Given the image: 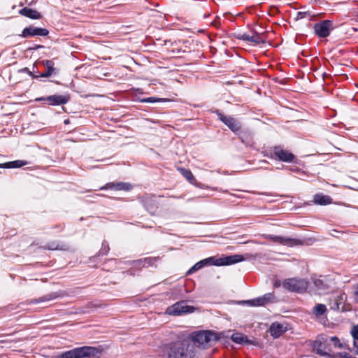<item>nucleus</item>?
<instances>
[{
    "instance_id": "31",
    "label": "nucleus",
    "mask_w": 358,
    "mask_h": 358,
    "mask_svg": "<svg viewBox=\"0 0 358 358\" xmlns=\"http://www.w3.org/2000/svg\"><path fill=\"white\" fill-rule=\"evenodd\" d=\"M331 341L336 348H343V344L341 343L340 340L336 336L331 337Z\"/></svg>"
},
{
    "instance_id": "34",
    "label": "nucleus",
    "mask_w": 358,
    "mask_h": 358,
    "mask_svg": "<svg viewBox=\"0 0 358 358\" xmlns=\"http://www.w3.org/2000/svg\"><path fill=\"white\" fill-rule=\"evenodd\" d=\"M47 248L49 250H57L59 248L58 245H56L55 243H50Z\"/></svg>"
},
{
    "instance_id": "36",
    "label": "nucleus",
    "mask_w": 358,
    "mask_h": 358,
    "mask_svg": "<svg viewBox=\"0 0 358 358\" xmlns=\"http://www.w3.org/2000/svg\"><path fill=\"white\" fill-rule=\"evenodd\" d=\"M281 285V282L280 280H276L275 282H274V287H279Z\"/></svg>"
},
{
    "instance_id": "5",
    "label": "nucleus",
    "mask_w": 358,
    "mask_h": 358,
    "mask_svg": "<svg viewBox=\"0 0 358 358\" xmlns=\"http://www.w3.org/2000/svg\"><path fill=\"white\" fill-rule=\"evenodd\" d=\"M308 286V282L301 278H288L282 282V287L292 292L302 293L307 289Z\"/></svg>"
},
{
    "instance_id": "26",
    "label": "nucleus",
    "mask_w": 358,
    "mask_h": 358,
    "mask_svg": "<svg viewBox=\"0 0 358 358\" xmlns=\"http://www.w3.org/2000/svg\"><path fill=\"white\" fill-rule=\"evenodd\" d=\"M314 285L318 290H326L329 288V285L325 278H316L313 281Z\"/></svg>"
},
{
    "instance_id": "33",
    "label": "nucleus",
    "mask_w": 358,
    "mask_h": 358,
    "mask_svg": "<svg viewBox=\"0 0 358 358\" xmlns=\"http://www.w3.org/2000/svg\"><path fill=\"white\" fill-rule=\"evenodd\" d=\"M352 336L355 340H358V326L353 329Z\"/></svg>"
},
{
    "instance_id": "13",
    "label": "nucleus",
    "mask_w": 358,
    "mask_h": 358,
    "mask_svg": "<svg viewBox=\"0 0 358 358\" xmlns=\"http://www.w3.org/2000/svg\"><path fill=\"white\" fill-rule=\"evenodd\" d=\"M41 64L45 67V71L39 75H37V79L39 78H49L55 76L59 73V69L55 67V63L52 60H43Z\"/></svg>"
},
{
    "instance_id": "23",
    "label": "nucleus",
    "mask_w": 358,
    "mask_h": 358,
    "mask_svg": "<svg viewBox=\"0 0 358 358\" xmlns=\"http://www.w3.org/2000/svg\"><path fill=\"white\" fill-rule=\"evenodd\" d=\"M284 331V327L281 324L273 323L270 327L271 335L274 338H278Z\"/></svg>"
},
{
    "instance_id": "2",
    "label": "nucleus",
    "mask_w": 358,
    "mask_h": 358,
    "mask_svg": "<svg viewBox=\"0 0 358 358\" xmlns=\"http://www.w3.org/2000/svg\"><path fill=\"white\" fill-rule=\"evenodd\" d=\"M222 333H218L213 330H199L190 334V345L194 347L195 351L199 355V350H207L213 347L220 340Z\"/></svg>"
},
{
    "instance_id": "37",
    "label": "nucleus",
    "mask_w": 358,
    "mask_h": 358,
    "mask_svg": "<svg viewBox=\"0 0 358 358\" xmlns=\"http://www.w3.org/2000/svg\"><path fill=\"white\" fill-rule=\"evenodd\" d=\"M145 261V259L144 260V262ZM143 261L140 259V260H138L136 264H138V265H141L143 264Z\"/></svg>"
},
{
    "instance_id": "25",
    "label": "nucleus",
    "mask_w": 358,
    "mask_h": 358,
    "mask_svg": "<svg viewBox=\"0 0 358 358\" xmlns=\"http://www.w3.org/2000/svg\"><path fill=\"white\" fill-rule=\"evenodd\" d=\"M178 170L180 171L181 175L187 179V180L189 183L192 185H196V179L189 169H187L185 168H178Z\"/></svg>"
},
{
    "instance_id": "22",
    "label": "nucleus",
    "mask_w": 358,
    "mask_h": 358,
    "mask_svg": "<svg viewBox=\"0 0 358 358\" xmlns=\"http://www.w3.org/2000/svg\"><path fill=\"white\" fill-rule=\"evenodd\" d=\"M313 202L317 205L325 206L332 203V199L328 195L316 194L313 197Z\"/></svg>"
},
{
    "instance_id": "40",
    "label": "nucleus",
    "mask_w": 358,
    "mask_h": 358,
    "mask_svg": "<svg viewBox=\"0 0 358 358\" xmlns=\"http://www.w3.org/2000/svg\"><path fill=\"white\" fill-rule=\"evenodd\" d=\"M36 0H32L31 2L28 3V5L29 6H31L33 5L35 2H36Z\"/></svg>"
},
{
    "instance_id": "10",
    "label": "nucleus",
    "mask_w": 358,
    "mask_h": 358,
    "mask_svg": "<svg viewBox=\"0 0 358 358\" xmlns=\"http://www.w3.org/2000/svg\"><path fill=\"white\" fill-rule=\"evenodd\" d=\"M70 100V95L69 94H65L63 95L60 94H54L51 96H48L47 97H40L36 99V101H46L48 102V104L51 106H59L67 103Z\"/></svg>"
},
{
    "instance_id": "7",
    "label": "nucleus",
    "mask_w": 358,
    "mask_h": 358,
    "mask_svg": "<svg viewBox=\"0 0 358 358\" xmlns=\"http://www.w3.org/2000/svg\"><path fill=\"white\" fill-rule=\"evenodd\" d=\"M213 113L234 134H236L240 131L241 123L238 120L231 116L224 115L220 110H215Z\"/></svg>"
},
{
    "instance_id": "11",
    "label": "nucleus",
    "mask_w": 358,
    "mask_h": 358,
    "mask_svg": "<svg viewBox=\"0 0 358 358\" xmlns=\"http://www.w3.org/2000/svg\"><path fill=\"white\" fill-rule=\"evenodd\" d=\"M49 34V31L45 28L35 27L34 26H29L25 27L20 36L22 38L33 37V36H46Z\"/></svg>"
},
{
    "instance_id": "30",
    "label": "nucleus",
    "mask_w": 358,
    "mask_h": 358,
    "mask_svg": "<svg viewBox=\"0 0 358 358\" xmlns=\"http://www.w3.org/2000/svg\"><path fill=\"white\" fill-rule=\"evenodd\" d=\"M110 250L109 245L106 241H103L102 243L101 248L99 252L100 255H106Z\"/></svg>"
},
{
    "instance_id": "41",
    "label": "nucleus",
    "mask_w": 358,
    "mask_h": 358,
    "mask_svg": "<svg viewBox=\"0 0 358 358\" xmlns=\"http://www.w3.org/2000/svg\"><path fill=\"white\" fill-rule=\"evenodd\" d=\"M352 29L355 31V32H357L358 31V29L356 28V27H352Z\"/></svg>"
},
{
    "instance_id": "12",
    "label": "nucleus",
    "mask_w": 358,
    "mask_h": 358,
    "mask_svg": "<svg viewBox=\"0 0 358 358\" xmlns=\"http://www.w3.org/2000/svg\"><path fill=\"white\" fill-rule=\"evenodd\" d=\"M244 260V257L241 255H234L230 256H224L220 258H215L214 266H228L236 264Z\"/></svg>"
},
{
    "instance_id": "16",
    "label": "nucleus",
    "mask_w": 358,
    "mask_h": 358,
    "mask_svg": "<svg viewBox=\"0 0 358 358\" xmlns=\"http://www.w3.org/2000/svg\"><path fill=\"white\" fill-rule=\"evenodd\" d=\"M141 203L145 210L152 215L155 214L158 208L157 203L153 196L145 195L143 196Z\"/></svg>"
},
{
    "instance_id": "21",
    "label": "nucleus",
    "mask_w": 358,
    "mask_h": 358,
    "mask_svg": "<svg viewBox=\"0 0 358 358\" xmlns=\"http://www.w3.org/2000/svg\"><path fill=\"white\" fill-rule=\"evenodd\" d=\"M231 339L234 343L237 344L248 345L252 343L251 341L248 338L247 336L239 332L234 333L231 336Z\"/></svg>"
},
{
    "instance_id": "38",
    "label": "nucleus",
    "mask_w": 358,
    "mask_h": 358,
    "mask_svg": "<svg viewBox=\"0 0 358 358\" xmlns=\"http://www.w3.org/2000/svg\"><path fill=\"white\" fill-rule=\"evenodd\" d=\"M304 15H305V13H301V12H299V13H298V16H299V15H300L301 18V17H303Z\"/></svg>"
},
{
    "instance_id": "27",
    "label": "nucleus",
    "mask_w": 358,
    "mask_h": 358,
    "mask_svg": "<svg viewBox=\"0 0 358 358\" xmlns=\"http://www.w3.org/2000/svg\"><path fill=\"white\" fill-rule=\"evenodd\" d=\"M327 309L324 304L317 303L313 309V313L317 317L324 315Z\"/></svg>"
},
{
    "instance_id": "28",
    "label": "nucleus",
    "mask_w": 358,
    "mask_h": 358,
    "mask_svg": "<svg viewBox=\"0 0 358 358\" xmlns=\"http://www.w3.org/2000/svg\"><path fill=\"white\" fill-rule=\"evenodd\" d=\"M59 294L57 292H52L35 299L34 303H42L57 299Z\"/></svg>"
},
{
    "instance_id": "35",
    "label": "nucleus",
    "mask_w": 358,
    "mask_h": 358,
    "mask_svg": "<svg viewBox=\"0 0 358 358\" xmlns=\"http://www.w3.org/2000/svg\"><path fill=\"white\" fill-rule=\"evenodd\" d=\"M355 300L358 302V285L355 287Z\"/></svg>"
},
{
    "instance_id": "15",
    "label": "nucleus",
    "mask_w": 358,
    "mask_h": 358,
    "mask_svg": "<svg viewBox=\"0 0 358 358\" xmlns=\"http://www.w3.org/2000/svg\"><path fill=\"white\" fill-rule=\"evenodd\" d=\"M114 189L116 191H125L129 192L133 189V185L129 182H108L105 186L102 187L101 189Z\"/></svg>"
},
{
    "instance_id": "1",
    "label": "nucleus",
    "mask_w": 358,
    "mask_h": 358,
    "mask_svg": "<svg viewBox=\"0 0 358 358\" xmlns=\"http://www.w3.org/2000/svg\"><path fill=\"white\" fill-rule=\"evenodd\" d=\"M164 358H195L197 352L194 347L185 341H172L164 343L159 347Z\"/></svg>"
},
{
    "instance_id": "18",
    "label": "nucleus",
    "mask_w": 358,
    "mask_h": 358,
    "mask_svg": "<svg viewBox=\"0 0 358 358\" xmlns=\"http://www.w3.org/2000/svg\"><path fill=\"white\" fill-rule=\"evenodd\" d=\"M215 261V257H210L203 260H201L196 263L192 267H191L188 270V271L187 272V275H190L208 265H214Z\"/></svg>"
},
{
    "instance_id": "3",
    "label": "nucleus",
    "mask_w": 358,
    "mask_h": 358,
    "mask_svg": "<svg viewBox=\"0 0 358 358\" xmlns=\"http://www.w3.org/2000/svg\"><path fill=\"white\" fill-rule=\"evenodd\" d=\"M101 350L95 347L83 346L62 353L58 358H95L99 357Z\"/></svg>"
},
{
    "instance_id": "6",
    "label": "nucleus",
    "mask_w": 358,
    "mask_h": 358,
    "mask_svg": "<svg viewBox=\"0 0 358 358\" xmlns=\"http://www.w3.org/2000/svg\"><path fill=\"white\" fill-rule=\"evenodd\" d=\"M196 310V308L189 306L185 301H180L169 306L166 310V313L169 315H182L188 313H192Z\"/></svg>"
},
{
    "instance_id": "19",
    "label": "nucleus",
    "mask_w": 358,
    "mask_h": 358,
    "mask_svg": "<svg viewBox=\"0 0 358 358\" xmlns=\"http://www.w3.org/2000/svg\"><path fill=\"white\" fill-rule=\"evenodd\" d=\"M238 39L243 40L244 41L253 43L255 44H261L264 43V41L262 38L259 34L255 32L253 35L250 36L247 34H238L236 36Z\"/></svg>"
},
{
    "instance_id": "29",
    "label": "nucleus",
    "mask_w": 358,
    "mask_h": 358,
    "mask_svg": "<svg viewBox=\"0 0 358 358\" xmlns=\"http://www.w3.org/2000/svg\"><path fill=\"white\" fill-rule=\"evenodd\" d=\"M166 101V99L157 98V97H148L142 99L141 102L143 103H157V102H164Z\"/></svg>"
},
{
    "instance_id": "9",
    "label": "nucleus",
    "mask_w": 358,
    "mask_h": 358,
    "mask_svg": "<svg viewBox=\"0 0 358 358\" xmlns=\"http://www.w3.org/2000/svg\"><path fill=\"white\" fill-rule=\"evenodd\" d=\"M268 238L275 243H278L287 247H294L303 244V241L302 240L281 236L268 235Z\"/></svg>"
},
{
    "instance_id": "14",
    "label": "nucleus",
    "mask_w": 358,
    "mask_h": 358,
    "mask_svg": "<svg viewBox=\"0 0 358 358\" xmlns=\"http://www.w3.org/2000/svg\"><path fill=\"white\" fill-rule=\"evenodd\" d=\"M236 135L243 143L248 146H252L255 143L254 133L249 129H240V131Z\"/></svg>"
},
{
    "instance_id": "8",
    "label": "nucleus",
    "mask_w": 358,
    "mask_h": 358,
    "mask_svg": "<svg viewBox=\"0 0 358 358\" xmlns=\"http://www.w3.org/2000/svg\"><path fill=\"white\" fill-rule=\"evenodd\" d=\"M333 29V22L329 20H322L314 25V31L320 38H325L329 36L330 31Z\"/></svg>"
},
{
    "instance_id": "17",
    "label": "nucleus",
    "mask_w": 358,
    "mask_h": 358,
    "mask_svg": "<svg viewBox=\"0 0 358 358\" xmlns=\"http://www.w3.org/2000/svg\"><path fill=\"white\" fill-rule=\"evenodd\" d=\"M274 300L275 296L273 293H266L262 296L248 301V303L253 306H259L273 302Z\"/></svg>"
},
{
    "instance_id": "42",
    "label": "nucleus",
    "mask_w": 358,
    "mask_h": 358,
    "mask_svg": "<svg viewBox=\"0 0 358 358\" xmlns=\"http://www.w3.org/2000/svg\"><path fill=\"white\" fill-rule=\"evenodd\" d=\"M0 358H1V357H0Z\"/></svg>"
},
{
    "instance_id": "39",
    "label": "nucleus",
    "mask_w": 358,
    "mask_h": 358,
    "mask_svg": "<svg viewBox=\"0 0 358 358\" xmlns=\"http://www.w3.org/2000/svg\"><path fill=\"white\" fill-rule=\"evenodd\" d=\"M43 48V45H36V47L34 49H38V48Z\"/></svg>"
},
{
    "instance_id": "4",
    "label": "nucleus",
    "mask_w": 358,
    "mask_h": 358,
    "mask_svg": "<svg viewBox=\"0 0 358 358\" xmlns=\"http://www.w3.org/2000/svg\"><path fill=\"white\" fill-rule=\"evenodd\" d=\"M265 156L285 163L294 162L296 159V156L292 152L284 149L281 145L274 146L272 150Z\"/></svg>"
},
{
    "instance_id": "32",
    "label": "nucleus",
    "mask_w": 358,
    "mask_h": 358,
    "mask_svg": "<svg viewBox=\"0 0 358 358\" xmlns=\"http://www.w3.org/2000/svg\"><path fill=\"white\" fill-rule=\"evenodd\" d=\"M19 72L20 73H28L32 78L34 79H37V77H34V76H36L37 75L36 74H34L33 72L30 71L29 69L27 67L25 68H23V69H21L19 70Z\"/></svg>"
},
{
    "instance_id": "24",
    "label": "nucleus",
    "mask_w": 358,
    "mask_h": 358,
    "mask_svg": "<svg viewBox=\"0 0 358 358\" xmlns=\"http://www.w3.org/2000/svg\"><path fill=\"white\" fill-rule=\"evenodd\" d=\"M28 162L24 160H15L13 162H9L3 164H0V168H6V169H15L20 168L24 165H27Z\"/></svg>"
},
{
    "instance_id": "20",
    "label": "nucleus",
    "mask_w": 358,
    "mask_h": 358,
    "mask_svg": "<svg viewBox=\"0 0 358 358\" xmlns=\"http://www.w3.org/2000/svg\"><path fill=\"white\" fill-rule=\"evenodd\" d=\"M19 13L22 16L32 20H39L42 18V15L41 13L35 9H32L28 7H24L20 10Z\"/></svg>"
}]
</instances>
